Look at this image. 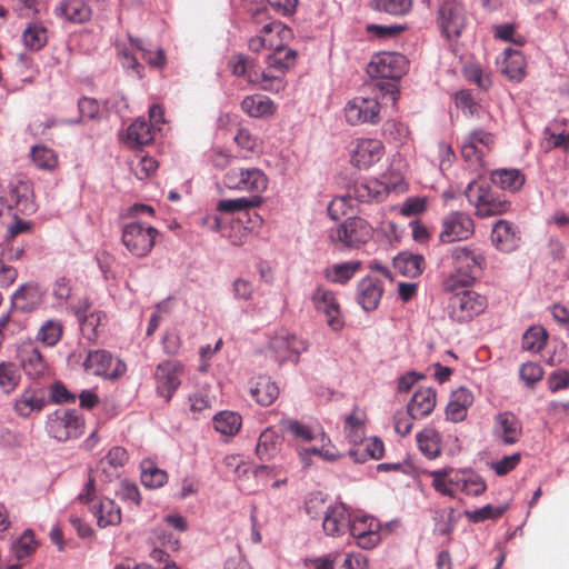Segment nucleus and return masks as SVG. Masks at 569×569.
Listing matches in <instances>:
<instances>
[{"label":"nucleus","instance_id":"b1692460","mask_svg":"<svg viewBox=\"0 0 569 569\" xmlns=\"http://www.w3.org/2000/svg\"><path fill=\"white\" fill-rule=\"evenodd\" d=\"M279 425L282 431L290 435L297 442H311L315 440L330 442V438L320 428H313L303 421L292 418H282Z\"/></svg>","mask_w":569,"mask_h":569},{"label":"nucleus","instance_id":"a18cd8bd","mask_svg":"<svg viewBox=\"0 0 569 569\" xmlns=\"http://www.w3.org/2000/svg\"><path fill=\"white\" fill-rule=\"evenodd\" d=\"M359 442L361 443L360 448L351 449L349 451V455L355 459V461L362 462L367 458L379 460L383 457L385 446L380 439L373 437Z\"/></svg>","mask_w":569,"mask_h":569},{"label":"nucleus","instance_id":"a19ab883","mask_svg":"<svg viewBox=\"0 0 569 569\" xmlns=\"http://www.w3.org/2000/svg\"><path fill=\"white\" fill-rule=\"evenodd\" d=\"M393 266L401 274L413 278L422 273L425 259L421 254L400 252L393 259Z\"/></svg>","mask_w":569,"mask_h":569},{"label":"nucleus","instance_id":"473e14b6","mask_svg":"<svg viewBox=\"0 0 569 569\" xmlns=\"http://www.w3.org/2000/svg\"><path fill=\"white\" fill-rule=\"evenodd\" d=\"M436 406V391L431 388L417 390L407 406L408 415L413 419L429 416Z\"/></svg>","mask_w":569,"mask_h":569},{"label":"nucleus","instance_id":"f8f14e48","mask_svg":"<svg viewBox=\"0 0 569 569\" xmlns=\"http://www.w3.org/2000/svg\"><path fill=\"white\" fill-rule=\"evenodd\" d=\"M409 68L407 58L398 52H379L368 64V74L373 79L398 81Z\"/></svg>","mask_w":569,"mask_h":569},{"label":"nucleus","instance_id":"052dcab7","mask_svg":"<svg viewBox=\"0 0 569 569\" xmlns=\"http://www.w3.org/2000/svg\"><path fill=\"white\" fill-rule=\"evenodd\" d=\"M20 370L12 362H0V388L9 393L16 389L20 381Z\"/></svg>","mask_w":569,"mask_h":569},{"label":"nucleus","instance_id":"4be33fe9","mask_svg":"<svg viewBox=\"0 0 569 569\" xmlns=\"http://www.w3.org/2000/svg\"><path fill=\"white\" fill-rule=\"evenodd\" d=\"M495 143L492 133L482 129H476L469 132L461 141V154L470 163L481 162L482 157Z\"/></svg>","mask_w":569,"mask_h":569},{"label":"nucleus","instance_id":"cd10ccee","mask_svg":"<svg viewBox=\"0 0 569 569\" xmlns=\"http://www.w3.org/2000/svg\"><path fill=\"white\" fill-rule=\"evenodd\" d=\"M47 403V393L42 388H28L16 399L14 411L18 416L28 418L33 412L41 411Z\"/></svg>","mask_w":569,"mask_h":569},{"label":"nucleus","instance_id":"13d9d810","mask_svg":"<svg viewBox=\"0 0 569 569\" xmlns=\"http://www.w3.org/2000/svg\"><path fill=\"white\" fill-rule=\"evenodd\" d=\"M547 338L548 333L542 327H530L522 336V349L539 352L545 347Z\"/></svg>","mask_w":569,"mask_h":569},{"label":"nucleus","instance_id":"338daca9","mask_svg":"<svg viewBox=\"0 0 569 569\" xmlns=\"http://www.w3.org/2000/svg\"><path fill=\"white\" fill-rule=\"evenodd\" d=\"M507 510L506 506H491L486 505L479 509L467 512V517L472 522H482L488 519H498Z\"/></svg>","mask_w":569,"mask_h":569},{"label":"nucleus","instance_id":"c03bdc74","mask_svg":"<svg viewBox=\"0 0 569 569\" xmlns=\"http://www.w3.org/2000/svg\"><path fill=\"white\" fill-rule=\"evenodd\" d=\"M420 451L428 458L435 459L441 453L440 435L433 428H425L416 436Z\"/></svg>","mask_w":569,"mask_h":569},{"label":"nucleus","instance_id":"bb28decb","mask_svg":"<svg viewBox=\"0 0 569 569\" xmlns=\"http://www.w3.org/2000/svg\"><path fill=\"white\" fill-rule=\"evenodd\" d=\"M499 71L509 80L520 82L526 74V60L523 54L516 49L506 48L497 58Z\"/></svg>","mask_w":569,"mask_h":569},{"label":"nucleus","instance_id":"ea45409f","mask_svg":"<svg viewBox=\"0 0 569 569\" xmlns=\"http://www.w3.org/2000/svg\"><path fill=\"white\" fill-rule=\"evenodd\" d=\"M153 137L154 129L143 119H137L127 130V143L132 148L150 143Z\"/></svg>","mask_w":569,"mask_h":569},{"label":"nucleus","instance_id":"5fc2aeb1","mask_svg":"<svg viewBox=\"0 0 569 569\" xmlns=\"http://www.w3.org/2000/svg\"><path fill=\"white\" fill-rule=\"evenodd\" d=\"M129 459L128 452L123 447H112L108 453L101 459L100 468L103 472H109L110 476L118 475V470L122 468Z\"/></svg>","mask_w":569,"mask_h":569},{"label":"nucleus","instance_id":"412c9836","mask_svg":"<svg viewBox=\"0 0 569 569\" xmlns=\"http://www.w3.org/2000/svg\"><path fill=\"white\" fill-rule=\"evenodd\" d=\"M385 154V147L380 140L360 138L351 143V163L359 169H368L378 162Z\"/></svg>","mask_w":569,"mask_h":569},{"label":"nucleus","instance_id":"ddd939ff","mask_svg":"<svg viewBox=\"0 0 569 569\" xmlns=\"http://www.w3.org/2000/svg\"><path fill=\"white\" fill-rule=\"evenodd\" d=\"M83 368L90 375L109 380L119 379L127 371L124 361L114 358L109 351L103 349L90 351L83 362Z\"/></svg>","mask_w":569,"mask_h":569},{"label":"nucleus","instance_id":"a211bd4d","mask_svg":"<svg viewBox=\"0 0 569 569\" xmlns=\"http://www.w3.org/2000/svg\"><path fill=\"white\" fill-rule=\"evenodd\" d=\"M380 522L369 515L355 516L350 523V536L359 548L369 550L381 541Z\"/></svg>","mask_w":569,"mask_h":569},{"label":"nucleus","instance_id":"0eeeda50","mask_svg":"<svg viewBox=\"0 0 569 569\" xmlns=\"http://www.w3.org/2000/svg\"><path fill=\"white\" fill-rule=\"evenodd\" d=\"M229 68L237 77H244L248 82L258 84L262 90L280 92L284 89L286 82L282 76L272 74L269 71L253 70V61L243 54L230 58Z\"/></svg>","mask_w":569,"mask_h":569},{"label":"nucleus","instance_id":"69168bd1","mask_svg":"<svg viewBox=\"0 0 569 569\" xmlns=\"http://www.w3.org/2000/svg\"><path fill=\"white\" fill-rule=\"evenodd\" d=\"M453 513L455 510L452 508L449 509H438L433 511L432 519L435 521V530L442 535H449L453 530Z\"/></svg>","mask_w":569,"mask_h":569},{"label":"nucleus","instance_id":"dca6fc26","mask_svg":"<svg viewBox=\"0 0 569 569\" xmlns=\"http://www.w3.org/2000/svg\"><path fill=\"white\" fill-rule=\"evenodd\" d=\"M403 184L401 178L395 182H389L387 177H383V180L371 179L357 181L349 190L356 201L372 202L383 200L391 190H403Z\"/></svg>","mask_w":569,"mask_h":569},{"label":"nucleus","instance_id":"393cba45","mask_svg":"<svg viewBox=\"0 0 569 569\" xmlns=\"http://www.w3.org/2000/svg\"><path fill=\"white\" fill-rule=\"evenodd\" d=\"M522 431L521 422L509 411L500 412L495 417L493 436L503 445H513L519 440Z\"/></svg>","mask_w":569,"mask_h":569},{"label":"nucleus","instance_id":"a878e982","mask_svg":"<svg viewBox=\"0 0 569 569\" xmlns=\"http://www.w3.org/2000/svg\"><path fill=\"white\" fill-rule=\"evenodd\" d=\"M491 241L499 251L511 252L519 246V229L512 222L500 219L493 224Z\"/></svg>","mask_w":569,"mask_h":569},{"label":"nucleus","instance_id":"f3484780","mask_svg":"<svg viewBox=\"0 0 569 569\" xmlns=\"http://www.w3.org/2000/svg\"><path fill=\"white\" fill-rule=\"evenodd\" d=\"M47 296L46 289L37 282L20 284L11 296V311L32 313L41 308Z\"/></svg>","mask_w":569,"mask_h":569},{"label":"nucleus","instance_id":"39448f33","mask_svg":"<svg viewBox=\"0 0 569 569\" xmlns=\"http://www.w3.org/2000/svg\"><path fill=\"white\" fill-rule=\"evenodd\" d=\"M267 174L256 167H231L222 178L223 186L232 191L259 196L268 188Z\"/></svg>","mask_w":569,"mask_h":569},{"label":"nucleus","instance_id":"6e6d98bb","mask_svg":"<svg viewBox=\"0 0 569 569\" xmlns=\"http://www.w3.org/2000/svg\"><path fill=\"white\" fill-rule=\"evenodd\" d=\"M371 8L377 12L400 17L407 14L412 7L411 0H371Z\"/></svg>","mask_w":569,"mask_h":569},{"label":"nucleus","instance_id":"79ce46f5","mask_svg":"<svg viewBox=\"0 0 569 569\" xmlns=\"http://www.w3.org/2000/svg\"><path fill=\"white\" fill-rule=\"evenodd\" d=\"M297 53L286 44L279 49L271 50L266 58V63L270 69L284 73L296 63Z\"/></svg>","mask_w":569,"mask_h":569},{"label":"nucleus","instance_id":"9d476101","mask_svg":"<svg viewBox=\"0 0 569 569\" xmlns=\"http://www.w3.org/2000/svg\"><path fill=\"white\" fill-rule=\"evenodd\" d=\"M437 24L446 39H458L467 26L465 6L458 0H442L437 10Z\"/></svg>","mask_w":569,"mask_h":569},{"label":"nucleus","instance_id":"2f4dec72","mask_svg":"<svg viewBox=\"0 0 569 569\" xmlns=\"http://www.w3.org/2000/svg\"><path fill=\"white\" fill-rule=\"evenodd\" d=\"M20 362L27 376L39 378L48 369V365L41 352L32 343L23 346L19 351Z\"/></svg>","mask_w":569,"mask_h":569},{"label":"nucleus","instance_id":"603ef678","mask_svg":"<svg viewBox=\"0 0 569 569\" xmlns=\"http://www.w3.org/2000/svg\"><path fill=\"white\" fill-rule=\"evenodd\" d=\"M63 325L60 320H46L38 330L37 340L48 347L56 346L62 337Z\"/></svg>","mask_w":569,"mask_h":569},{"label":"nucleus","instance_id":"58836bf2","mask_svg":"<svg viewBox=\"0 0 569 569\" xmlns=\"http://www.w3.org/2000/svg\"><path fill=\"white\" fill-rule=\"evenodd\" d=\"M268 50L279 49L291 38V30L280 21L267 23L261 29Z\"/></svg>","mask_w":569,"mask_h":569},{"label":"nucleus","instance_id":"1a4fd4ad","mask_svg":"<svg viewBox=\"0 0 569 569\" xmlns=\"http://www.w3.org/2000/svg\"><path fill=\"white\" fill-rule=\"evenodd\" d=\"M158 233V230L148 223L132 221L122 227L121 240L132 256L143 258L151 252Z\"/></svg>","mask_w":569,"mask_h":569},{"label":"nucleus","instance_id":"c85d7f7f","mask_svg":"<svg viewBox=\"0 0 569 569\" xmlns=\"http://www.w3.org/2000/svg\"><path fill=\"white\" fill-rule=\"evenodd\" d=\"M453 481L451 485H455V493L463 492L468 496H480L487 489L485 480L468 469H452Z\"/></svg>","mask_w":569,"mask_h":569},{"label":"nucleus","instance_id":"f03ea898","mask_svg":"<svg viewBox=\"0 0 569 569\" xmlns=\"http://www.w3.org/2000/svg\"><path fill=\"white\" fill-rule=\"evenodd\" d=\"M443 292L447 296L446 313L452 322L469 323L487 309L486 296L472 290L471 287Z\"/></svg>","mask_w":569,"mask_h":569},{"label":"nucleus","instance_id":"bf43d9fd","mask_svg":"<svg viewBox=\"0 0 569 569\" xmlns=\"http://www.w3.org/2000/svg\"><path fill=\"white\" fill-rule=\"evenodd\" d=\"M37 547L38 542L34 538L33 531L31 529H27L20 538L12 543V552L17 559L21 560L31 556L37 550Z\"/></svg>","mask_w":569,"mask_h":569},{"label":"nucleus","instance_id":"6ab92c4d","mask_svg":"<svg viewBox=\"0 0 569 569\" xmlns=\"http://www.w3.org/2000/svg\"><path fill=\"white\" fill-rule=\"evenodd\" d=\"M345 117L349 124H376L380 121V103L376 98L355 97L345 107Z\"/></svg>","mask_w":569,"mask_h":569},{"label":"nucleus","instance_id":"9b49d317","mask_svg":"<svg viewBox=\"0 0 569 569\" xmlns=\"http://www.w3.org/2000/svg\"><path fill=\"white\" fill-rule=\"evenodd\" d=\"M83 418L74 410H56L48 416L47 431L58 441L79 438L83 433Z\"/></svg>","mask_w":569,"mask_h":569},{"label":"nucleus","instance_id":"e2e57ef3","mask_svg":"<svg viewBox=\"0 0 569 569\" xmlns=\"http://www.w3.org/2000/svg\"><path fill=\"white\" fill-rule=\"evenodd\" d=\"M130 43L142 53V58L151 66L162 68L166 64V54L162 49L152 51L147 48L144 41L139 38H129Z\"/></svg>","mask_w":569,"mask_h":569},{"label":"nucleus","instance_id":"e433bc0d","mask_svg":"<svg viewBox=\"0 0 569 569\" xmlns=\"http://www.w3.org/2000/svg\"><path fill=\"white\" fill-rule=\"evenodd\" d=\"M241 109L252 118H268L276 112L273 101L262 94H251L243 98Z\"/></svg>","mask_w":569,"mask_h":569},{"label":"nucleus","instance_id":"774afa93","mask_svg":"<svg viewBox=\"0 0 569 569\" xmlns=\"http://www.w3.org/2000/svg\"><path fill=\"white\" fill-rule=\"evenodd\" d=\"M106 318L103 311H91L87 317L79 321L81 330L88 335L89 339L97 337V329Z\"/></svg>","mask_w":569,"mask_h":569},{"label":"nucleus","instance_id":"37998d69","mask_svg":"<svg viewBox=\"0 0 569 569\" xmlns=\"http://www.w3.org/2000/svg\"><path fill=\"white\" fill-rule=\"evenodd\" d=\"M491 181L503 190L518 191L525 183V176L518 169H500L491 173Z\"/></svg>","mask_w":569,"mask_h":569},{"label":"nucleus","instance_id":"aec40b11","mask_svg":"<svg viewBox=\"0 0 569 569\" xmlns=\"http://www.w3.org/2000/svg\"><path fill=\"white\" fill-rule=\"evenodd\" d=\"M183 367L179 361L168 360L160 362L154 372L157 392L169 401L181 383Z\"/></svg>","mask_w":569,"mask_h":569},{"label":"nucleus","instance_id":"5701e85b","mask_svg":"<svg viewBox=\"0 0 569 569\" xmlns=\"http://www.w3.org/2000/svg\"><path fill=\"white\" fill-rule=\"evenodd\" d=\"M352 516L346 505L336 502L330 505L323 517L322 528L329 537H340L350 529Z\"/></svg>","mask_w":569,"mask_h":569},{"label":"nucleus","instance_id":"4c0bfd02","mask_svg":"<svg viewBox=\"0 0 569 569\" xmlns=\"http://www.w3.org/2000/svg\"><path fill=\"white\" fill-rule=\"evenodd\" d=\"M251 397L261 406H270L279 396L278 386L267 376H260L251 382Z\"/></svg>","mask_w":569,"mask_h":569},{"label":"nucleus","instance_id":"2eb2a0df","mask_svg":"<svg viewBox=\"0 0 569 569\" xmlns=\"http://www.w3.org/2000/svg\"><path fill=\"white\" fill-rule=\"evenodd\" d=\"M269 349L273 353L274 359L280 363L284 361L297 362L299 356L308 349V343L295 333L281 329L270 338Z\"/></svg>","mask_w":569,"mask_h":569},{"label":"nucleus","instance_id":"72a5a7b5","mask_svg":"<svg viewBox=\"0 0 569 569\" xmlns=\"http://www.w3.org/2000/svg\"><path fill=\"white\" fill-rule=\"evenodd\" d=\"M472 403L473 395L469 389L461 387L455 390L450 396L449 403L447 405V418L453 422L462 421L467 416L468 408Z\"/></svg>","mask_w":569,"mask_h":569},{"label":"nucleus","instance_id":"7c9ffc66","mask_svg":"<svg viewBox=\"0 0 569 569\" xmlns=\"http://www.w3.org/2000/svg\"><path fill=\"white\" fill-rule=\"evenodd\" d=\"M53 12L56 17L72 23H83L91 17V8L86 0H62Z\"/></svg>","mask_w":569,"mask_h":569},{"label":"nucleus","instance_id":"6e6552de","mask_svg":"<svg viewBox=\"0 0 569 569\" xmlns=\"http://www.w3.org/2000/svg\"><path fill=\"white\" fill-rule=\"evenodd\" d=\"M313 309L323 316L327 326L332 331H340L345 327V317L337 293L323 284H317L310 292Z\"/></svg>","mask_w":569,"mask_h":569},{"label":"nucleus","instance_id":"de8ad7c7","mask_svg":"<svg viewBox=\"0 0 569 569\" xmlns=\"http://www.w3.org/2000/svg\"><path fill=\"white\" fill-rule=\"evenodd\" d=\"M30 158L39 170L52 171L58 166V156L44 144H36L30 150Z\"/></svg>","mask_w":569,"mask_h":569},{"label":"nucleus","instance_id":"7ed1b4c3","mask_svg":"<svg viewBox=\"0 0 569 569\" xmlns=\"http://www.w3.org/2000/svg\"><path fill=\"white\" fill-rule=\"evenodd\" d=\"M465 196L469 204L475 208V214L478 218L500 216L511 208L510 201L495 192L486 180H471L465 189Z\"/></svg>","mask_w":569,"mask_h":569},{"label":"nucleus","instance_id":"0e129e2a","mask_svg":"<svg viewBox=\"0 0 569 569\" xmlns=\"http://www.w3.org/2000/svg\"><path fill=\"white\" fill-rule=\"evenodd\" d=\"M116 495L120 500L127 503L139 506L141 502V495L138 486L127 479L119 482Z\"/></svg>","mask_w":569,"mask_h":569},{"label":"nucleus","instance_id":"09e8293b","mask_svg":"<svg viewBox=\"0 0 569 569\" xmlns=\"http://www.w3.org/2000/svg\"><path fill=\"white\" fill-rule=\"evenodd\" d=\"M242 423V418L233 411H221L213 417L214 429L223 436L236 435Z\"/></svg>","mask_w":569,"mask_h":569},{"label":"nucleus","instance_id":"423d86ee","mask_svg":"<svg viewBox=\"0 0 569 569\" xmlns=\"http://www.w3.org/2000/svg\"><path fill=\"white\" fill-rule=\"evenodd\" d=\"M78 500L90 506V511L97 519L100 528L118 526L121 522L120 507L109 498L96 497V483L93 478H89L83 490L78 495Z\"/></svg>","mask_w":569,"mask_h":569},{"label":"nucleus","instance_id":"3c124183","mask_svg":"<svg viewBox=\"0 0 569 569\" xmlns=\"http://www.w3.org/2000/svg\"><path fill=\"white\" fill-rule=\"evenodd\" d=\"M261 201L262 199L259 196L223 199L217 203V211L222 213L240 212L260 206Z\"/></svg>","mask_w":569,"mask_h":569},{"label":"nucleus","instance_id":"c9c22d12","mask_svg":"<svg viewBox=\"0 0 569 569\" xmlns=\"http://www.w3.org/2000/svg\"><path fill=\"white\" fill-rule=\"evenodd\" d=\"M281 438L272 428L264 429L258 439L256 453L262 461H268L278 456L281 450Z\"/></svg>","mask_w":569,"mask_h":569},{"label":"nucleus","instance_id":"c756f323","mask_svg":"<svg viewBox=\"0 0 569 569\" xmlns=\"http://www.w3.org/2000/svg\"><path fill=\"white\" fill-rule=\"evenodd\" d=\"M383 293L380 280L366 277L357 286V301L366 311L377 309Z\"/></svg>","mask_w":569,"mask_h":569},{"label":"nucleus","instance_id":"49530a36","mask_svg":"<svg viewBox=\"0 0 569 569\" xmlns=\"http://www.w3.org/2000/svg\"><path fill=\"white\" fill-rule=\"evenodd\" d=\"M141 468V482L146 488L158 489L164 486L168 481V473L153 465L150 460H144L140 465Z\"/></svg>","mask_w":569,"mask_h":569},{"label":"nucleus","instance_id":"20e7f679","mask_svg":"<svg viewBox=\"0 0 569 569\" xmlns=\"http://www.w3.org/2000/svg\"><path fill=\"white\" fill-rule=\"evenodd\" d=\"M372 226L361 217H349L328 229L329 242L339 250L357 248L372 237Z\"/></svg>","mask_w":569,"mask_h":569},{"label":"nucleus","instance_id":"4468645a","mask_svg":"<svg viewBox=\"0 0 569 569\" xmlns=\"http://www.w3.org/2000/svg\"><path fill=\"white\" fill-rule=\"evenodd\" d=\"M475 233V221L472 217L463 211H451L441 220V230L439 241L441 243H452L465 241Z\"/></svg>","mask_w":569,"mask_h":569},{"label":"nucleus","instance_id":"8fccbe9b","mask_svg":"<svg viewBox=\"0 0 569 569\" xmlns=\"http://www.w3.org/2000/svg\"><path fill=\"white\" fill-rule=\"evenodd\" d=\"M428 475L432 479L431 486L437 492L442 496L456 498L455 485H451L450 481H453L452 468L431 470Z\"/></svg>","mask_w":569,"mask_h":569},{"label":"nucleus","instance_id":"f257e3e1","mask_svg":"<svg viewBox=\"0 0 569 569\" xmlns=\"http://www.w3.org/2000/svg\"><path fill=\"white\" fill-rule=\"evenodd\" d=\"M452 269L445 276L442 291L472 287L486 266L483 250L472 243L455 246L449 251Z\"/></svg>","mask_w":569,"mask_h":569},{"label":"nucleus","instance_id":"f704fd0d","mask_svg":"<svg viewBox=\"0 0 569 569\" xmlns=\"http://www.w3.org/2000/svg\"><path fill=\"white\" fill-rule=\"evenodd\" d=\"M361 261L349 260L326 267L322 271L325 279L335 284L348 283L360 270Z\"/></svg>","mask_w":569,"mask_h":569},{"label":"nucleus","instance_id":"4d7b16f0","mask_svg":"<svg viewBox=\"0 0 569 569\" xmlns=\"http://www.w3.org/2000/svg\"><path fill=\"white\" fill-rule=\"evenodd\" d=\"M47 40V29L41 23H30L22 33L23 44L30 50H40Z\"/></svg>","mask_w":569,"mask_h":569},{"label":"nucleus","instance_id":"864d4df0","mask_svg":"<svg viewBox=\"0 0 569 569\" xmlns=\"http://www.w3.org/2000/svg\"><path fill=\"white\" fill-rule=\"evenodd\" d=\"M72 287L71 280L66 277L56 279L51 286V296L53 299L52 307L56 310H63L68 308V301L71 297Z\"/></svg>","mask_w":569,"mask_h":569},{"label":"nucleus","instance_id":"680f3d73","mask_svg":"<svg viewBox=\"0 0 569 569\" xmlns=\"http://www.w3.org/2000/svg\"><path fill=\"white\" fill-rule=\"evenodd\" d=\"M355 201L350 190L347 194L333 198L327 207L329 217L332 220H339L352 209Z\"/></svg>","mask_w":569,"mask_h":569}]
</instances>
